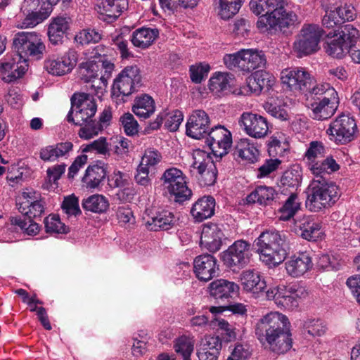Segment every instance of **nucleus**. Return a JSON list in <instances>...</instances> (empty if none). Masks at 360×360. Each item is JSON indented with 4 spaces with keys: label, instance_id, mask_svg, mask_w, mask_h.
Returning <instances> with one entry per match:
<instances>
[{
    "label": "nucleus",
    "instance_id": "aec40b11",
    "mask_svg": "<svg viewBox=\"0 0 360 360\" xmlns=\"http://www.w3.org/2000/svg\"><path fill=\"white\" fill-rule=\"evenodd\" d=\"M224 238V232L219 224H206L201 232L200 247L210 252H216L221 249Z\"/></svg>",
    "mask_w": 360,
    "mask_h": 360
},
{
    "label": "nucleus",
    "instance_id": "e433bc0d",
    "mask_svg": "<svg viewBox=\"0 0 360 360\" xmlns=\"http://www.w3.org/2000/svg\"><path fill=\"white\" fill-rule=\"evenodd\" d=\"M236 154L243 160L254 162L259 155L258 145L248 138L240 139L236 147Z\"/></svg>",
    "mask_w": 360,
    "mask_h": 360
},
{
    "label": "nucleus",
    "instance_id": "a19ab883",
    "mask_svg": "<svg viewBox=\"0 0 360 360\" xmlns=\"http://www.w3.org/2000/svg\"><path fill=\"white\" fill-rule=\"evenodd\" d=\"M301 202L295 191H290L283 205L278 210L280 220L288 221L293 217L300 209Z\"/></svg>",
    "mask_w": 360,
    "mask_h": 360
},
{
    "label": "nucleus",
    "instance_id": "4d7b16f0",
    "mask_svg": "<svg viewBox=\"0 0 360 360\" xmlns=\"http://www.w3.org/2000/svg\"><path fill=\"white\" fill-rule=\"evenodd\" d=\"M162 160L161 153L155 148H148L145 150L139 165L148 168H154Z\"/></svg>",
    "mask_w": 360,
    "mask_h": 360
},
{
    "label": "nucleus",
    "instance_id": "473e14b6",
    "mask_svg": "<svg viewBox=\"0 0 360 360\" xmlns=\"http://www.w3.org/2000/svg\"><path fill=\"white\" fill-rule=\"evenodd\" d=\"M165 119H166L165 127L171 131H175L179 129L184 120V115L179 110H174L169 113L165 111L161 112L158 115L155 120L151 123V127L153 129H158Z\"/></svg>",
    "mask_w": 360,
    "mask_h": 360
},
{
    "label": "nucleus",
    "instance_id": "c756f323",
    "mask_svg": "<svg viewBox=\"0 0 360 360\" xmlns=\"http://www.w3.org/2000/svg\"><path fill=\"white\" fill-rule=\"evenodd\" d=\"M215 200L211 196H204L195 201L191 209V214L195 222H201L214 214Z\"/></svg>",
    "mask_w": 360,
    "mask_h": 360
},
{
    "label": "nucleus",
    "instance_id": "13d9d810",
    "mask_svg": "<svg viewBox=\"0 0 360 360\" xmlns=\"http://www.w3.org/2000/svg\"><path fill=\"white\" fill-rule=\"evenodd\" d=\"M61 208L68 217H76L77 215L81 214L78 198L76 197L74 194L64 198Z\"/></svg>",
    "mask_w": 360,
    "mask_h": 360
},
{
    "label": "nucleus",
    "instance_id": "a878e982",
    "mask_svg": "<svg viewBox=\"0 0 360 360\" xmlns=\"http://www.w3.org/2000/svg\"><path fill=\"white\" fill-rule=\"evenodd\" d=\"M71 19L67 16H57L51 19L48 27V37L53 45L61 44L67 37Z\"/></svg>",
    "mask_w": 360,
    "mask_h": 360
},
{
    "label": "nucleus",
    "instance_id": "a211bd4d",
    "mask_svg": "<svg viewBox=\"0 0 360 360\" xmlns=\"http://www.w3.org/2000/svg\"><path fill=\"white\" fill-rule=\"evenodd\" d=\"M340 101L339 98H306L305 106L310 111L309 116L316 120H325L331 117L336 112Z\"/></svg>",
    "mask_w": 360,
    "mask_h": 360
},
{
    "label": "nucleus",
    "instance_id": "8fccbe9b",
    "mask_svg": "<svg viewBox=\"0 0 360 360\" xmlns=\"http://www.w3.org/2000/svg\"><path fill=\"white\" fill-rule=\"evenodd\" d=\"M79 136L85 140L91 139L97 136L103 130V126L99 122L93 120L80 125Z\"/></svg>",
    "mask_w": 360,
    "mask_h": 360
},
{
    "label": "nucleus",
    "instance_id": "9d476101",
    "mask_svg": "<svg viewBox=\"0 0 360 360\" xmlns=\"http://www.w3.org/2000/svg\"><path fill=\"white\" fill-rule=\"evenodd\" d=\"M162 186L167 192L174 197L176 202H184L192 195L191 190L188 187L186 176L177 168L166 169L162 175Z\"/></svg>",
    "mask_w": 360,
    "mask_h": 360
},
{
    "label": "nucleus",
    "instance_id": "6e6d98bb",
    "mask_svg": "<svg viewBox=\"0 0 360 360\" xmlns=\"http://www.w3.org/2000/svg\"><path fill=\"white\" fill-rule=\"evenodd\" d=\"M81 150L83 153L94 152L102 155L109 154L108 144L104 137H100L89 144L82 145Z\"/></svg>",
    "mask_w": 360,
    "mask_h": 360
},
{
    "label": "nucleus",
    "instance_id": "cd10ccee",
    "mask_svg": "<svg viewBox=\"0 0 360 360\" xmlns=\"http://www.w3.org/2000/svg\"><path fill=\"white\" fill-rule=\"evenodd\" d=\"M145 226L150 230L157 231L160 229L169 230L172 229L176 221L174 214L168 210H163L155 213L151 217L144 218Z\"/></svg>",
    "mask_w": 360,
    "mask_h": 360
},
{
    "label": "nucleus",
    "instance_id": "423d86ee",
    "mask_svg": "<svg viewBox=\"0 0 360 360\" xmlns=\"http://www.w3.org/2000/svg\"><path fill=\"white\" fill-rule=\"evenodd\" d=\"M328 32L315 24H304L293 43L294 51L298 57L313 54L320 49L321 38Z\"/></svg>",
    "mask_w": 360,
    "mask_h": 360
},
{
    "label": "nucleus",
    "instance_id": "3c124183",
    "mask_svg": "<svg viewBox=\"0 0 360 360\" xmlns=\"http://www.w3.org/2000/svg\"><path fill=\"white\" fill-rule=\"evenodd\" d=\"M302 179L301 171L298 168L286 170L281 176V184L293 191L300 186Z\"/></svg>",
    "mask_w": 360,
    "mask_h": 360
},
{
    "label": "nucleus",
    "instance_id": "1a4fd4ad",
    "mask_svg": "<svg viewBox=\"0 0 360 360\" xmlns=\"http://www.w3.org/2000/svg\"><path fill=\"white\" fill-rule=\"evenodd\" d=\"M326 133L330 140L338 144H346L357 137L358 128L354 117L341 114L329 124Z\"/></svg>",
    "mask_w": 360,
    "mask_h": 360
},
{
    "label": "nucleus",
    "instance_id": "f704fd0d",
    "mask_svg": "<svg viewBox=\"0 0 360 360\" xmlns=\"http://www.w3.org/2000/svg\"><path fill=\"white\" fill-rule=\"evenodd\" d=\"M106 175L107 170L104 165H89L86 169L82 181L86 184V188L95 189L99 187L105 179Z\"/></svg>",
    "mask_w": 360,
    "mask_h": 360
},
{
    "label": "nucleus",
    "instance_id": "9b49d317",
    "mask_svg": "<svg viewBox=\"0 0 360 360\" xmlns=\"http://www.w3.org/2000/svg\"><path fill=\"white\" fill-rule=\"evenodd\" d=\"M246 84L236 88L232 92L236 96L259 95L263 89H269L275 83L274 76L264 69H260L246 78Z\"/></svg>",
    "mask_w": 360,
    "mask_h": 360
},
{
    "label": "nucleus",
    "instance_id": "0e129e2a",
    "mask_svg": "<svg viewBox=\"0 0 360 360\" xmlns=\"http://www.w3.org/2000/svg\"><path fill=\"white\" fill-rule=\"evenodd\" d=\"M198 349H205L210 352L216 350L220 353L221 349V340L218 336H205L201 341Z\"/></svg>",
    "mask_w": 360,
    "mask_h": 360
},
{
    "label": "nucleus",
    "instance_id": "ea45409f",
    "mask_svg": "<svg viewBox=\"0 0 360 360\" xmlns=\"http://www.w3.org/2000/svg\"><path fill=\"white\" fill-rule=\"evenodd\" d=\"M276 195V191L272 187L259 186L247 196L246 200L248 203L267 205L274 200Z\"/></svg>",
    "mask_w": 360,
    "mask_h": 360
},
{
    "label": "nucleus",
    "instance_id": "6ab92c4d",
    "mask_svg": "<svg viewBox=\"0 0 360 360\" xmlns=\"http://www.w3.org/2000/svg\"><path fill=\"white\" fill-rule=\"evenodd\" d=\"M206 143L215 156L222 157L231 146V133L224 126H216L207 133Z\"/></svg>",
    "mask_w": 360,
    "mask_h": 360
},
{
    "label": "nucleus",
    "instance_id": "603ef678",
    "mask_svg": "<svg viewBox=\"0 0 360 360\" xmlns=\"http://www.w3.org/2000/svg\"><path fill=\"white\" fill-rule=\"evenodd\" d=\"M11 223L12 225L17 226L27 235H36L39 231L38 224L34 222L31 218L27 220L22 219V217H11Z\"/></svg>",
    "mask_w": 360,
    "mask_h": 360
},
{
    "label": "nucleus",
    "instance_id": "a18cd8bd",
    "mask_svg": "<svg viewBox=\"0 0 360 360\" xmlns=\"http://www.w3.org/2000/svg\"><path fill=\"white\" fill-rule=\"evenodd\" d=\"M243 57L245 63V68H261L264 67L266 63V58L262 51L243 49Z\"/></svg>",
    "mask_w": 360,
    "mask_h": 360
},
{
    "label": "nucleus",
    "instance_id": "412c9836",
    "mask_svg": "<svg viewBox=\"0 0 360 360\" xmlns=\"http://www.w3.org/2000/svg\"><path fill=\"white\" fill-rule=\"evenodd\" d=\"M281 79L292 90H304L314 80L304 69H283Z\"/></svg>",
    "mask_w": 360,
    "mask_h": 360
},
{
    "label": "nucleus",
    "instance_id": "2f4dec72",
    "mask_svg": "<svg viewBox=\"0 0 360 360\" xmlns=\"http://www.w3.org/2000/svg\"><path fill=\"white\" fill-rule=\"evenodd\" d=\"M297 226L302 231V237L306 240H316L322 237L321 224L311 217H303L299 221Z\"/></svg>",
    "mask_w": 360,
    "mask_h": 360
},
{
    "label": "nucleus",
    "instance_id": "79ce46f5",
    "mask_svg": "<svg viewBox=\"0 0 360 360\" xmlns=\"http://www.w3.org/2000/svg\"><path fill=\"white\" fill-rule=\"evenodd\" d=\"M314 83V82H312ZM311 84L306 89L308 92L306 94V98H339L337 91L329 83L321 82L311 87Z\"/></svg>",
    "mask_w": 360,
    "mask_h": 360
},
{
    "label": "nucleus",
    "instance_id": "f257e3e1",
    "mask_svg": "<svg viewBox=\"0 0 360 360\" xmlns=\"http://www.w3.org/2000/svg\"><path fill=\"white\" fill-rule=\"evenodd\" d=\"M243 290L255 298L265 292L267 300H273L281 309L292 310L298 306V299L305 297L307 292L302 288L287 287L283 284L267 286L264 277L257 271L247 269L239 276Z\"/></svg>",
    "mask_w": 360,
    "mask_h": 360
},
{
    "label": "nucleus",
    "instance_id": "c85d7f7f",
    "mask_svg": "<svg viewBox=\"0 0 360 360\" xmlns=\"http://www.w3.org/2000/svg\"><path fill=\"white\" fill-rule=\"evenodd\" d=\"M234 77L226 72H217L209 80V89L218 96L233 94L236 88H232Z\"/></svg>",
    "mask_w": 360,
    "mask_h": 360
},
{
    "label": "nucleus",
    "instance_id": "0eeeda50",
    "mask_svg": "<svg viewBox=\"0 0 360 360\" xmlns=\"http://www.w3.org/2000/svg\"><path fill=\"white\" fill-rule=\"evenodd\" d=\"M338 188L333 183H314L309 191L306 206L312 212H318L330 206L338 199Z\"/></svg>",
    "mask_w": 360,
    "mask_h": 360
},
{
    "label": "nucleus",
    "instance_id": "20e7f679",
    "mask_svg": "<svg viewBox=\"0 0 360 360\" xmlns=\"http://www.w3.org/2000/svg\"><path fill=\"white\" fill-rule=\"evenodd\" d=\"M13 46L16 53L7 54L0 63V68H24L20 63H25L27 68L36 66L34 62L44 57L46 49L40 36L34 32H19L14 35Z\"/></svg>",
    "mask_w": 360,
    "mask_h": 360
},
{
    "label": "nucleus",
    "instance_id": "b1692460",
    "mask_svg": "<svg viewBox=\"0 0 360 360\" xmlns=\"http://www.w3.org/2000/svg\"><path fill=\"white\" fill-rule=\"evenodd\" d=\"M44 0H24L21 11L27 15L23 22L26 26L33 27L40 20L47 18L51 13H46L44 6Z\"/></svg>",
    "mask_w": 360,
    "mask_h": 360
},
{
    "label": "nucleus",
    "instance_id": "72a5a7b5",
    "mask_svg": "<svg viewBox=\"0 0 360 360\" xmlns=\"http://www.w3.org/2000/svg\"><path fill=\"white\" fill-rule=\"evenodd\" d=\"M78 60L77 52L72 49L61 56L52 55L44 61V68H58L61 65L64 68H75Z\"/></svg>",
    "mask_w": 360,
    "mask_h": 360
},
{
    "label": "nucleus",
    "instance_id": "5701e85b",
    "mask_svg": "<svg viewBox=\"0 0 360 360\" xmlns=\"http://www.w3.org/2000/svg\"><path fill=\"white\" fill-rule=\"evenodd\" d=\"M193 268L196 277L205 282L214 277L219 271L216 258L209 254L196 257L193 261Z\"/></svg>",
    "mask_w": 360,
    "mask_h": 360
},
{
    "label": "nucleus",
    "instance_id": "7c9ffc66",
    "mask_svg": "<svg viewBox=\"0 0 360 360\" xmlns=\"http://www.w3.org/2000/svg\"><path fill=\"white\" fill-rule=\"evenodd\" d=\"M209 292L216 299H223L237 295L239 286L234 282L224 279H217L209 285Z\"/></svg>",
    "mask_w": 360,
    "mask_h": 360
},
{
    "label": "nucleus",
    "instance_id": "774afa93",
    "mask_svg": "<svg viewBox=\"0 0 360 360\" xmlns=\"http://www.w3.org/2000/svg\"><path fill=\"white\" fill-rule=\"evenodd\" d=\"M324 153V147L322 143L313 141L310 143L309 147L305 153V158L307 162L316 160L319 158L323 156Z\"/></svg>",
    "mask_w": 360,
    "mask_h": 360
},
{
    "label": "nucleus",
    "instance_id": "37998d69",
    "mask_svg": "<svg viewBox=\"0 0 360 360\" xmlns=\"http://www.w3.org/2000/svg\"><path fill=\"white\" fill-rule=\"evenodd\" d=\"M82 205L86 211L101 213L107 210L109 207V202L103 195L94 194L83 199Z\"/></svg>",
    "mask_w": 360,
    "mask_h": 360
},
{
    "label": "nucleus",
    "instance_id": "49530a36",
    "mask_svg": "<svg viewBox=\"0 0 360 360\" xmlns=\"http://www.w3.org/2000/svg\"><path fill=\"white\" fill-rule=\"evenodd\" d=\"M242 4L236 0H219V15L224 20H228L235 15Z\"/></svg>",
    "mask_w": 360,
    "mask_h": 360
},
{
    "label": "nucleus",
    "instance_id": "bb28decb",
    "mask_svg": "<svg viewBox=\"0 0 360 360\" xmlns=\"http://www.w3.org/2000/svg\"><path fill=\"white\" fill-rule=\"evenodd\" d=\"M127 6L128 0H102L98 6V13L103 21L112 22L118 18Z\"/></svg>",
    "mask_w": 360,
    "mask_h": 360
},
{
    "label": "nucleus",
    "instance_id": "c9c22d12",
    "mask_svg": "<svg viewBox=\"0 0 360 360\" xmlns=\"http://www.w3.org/2000/svg\"><path fill=\"white\" fill-rule=\"evenodd\" d=\"M158 35V29L141 27L133 32L131 41L134 46L145 49L153 43Z\"/></svg>",
    "mask_w": 360,
    "mask_h": 360
},
{
    "label": "nucleus",
    "instance_id": "7ed1b4c3",
    "mask_svg": "<svg viewBox=\"0 0 360 360\" xmlns=\"http://www.w3.org/2000/svg\"><path fill=\"white\" fill-rule=\"evenodd\" d=\"M288 323L285 315L270 312L259 320L255 334L265 348L276 354H283L292 347L291 334L287 328Z\"/></svg>",
    "mask_w": 360,
    "mask_h": 360
},
{
    "label": "nucleus",
    "instance_id": "052dcab7",
    "mask_svg": "<svg viewBox=\"0 0 360 360\" xmlns=\"http://www.w3.org/2000/svg\"><path fill=\"white\" fill-rule=\"evenodd\" d=\"M26 169L20 164H13L8 167L6 179L11 186H15L23 181V176Z\"/></svg>",
    "mask_w": 360,
    "mask_h": 360
},
{
    "label": "nucleus",
    "instance_id": "4c0bfd02",
    "mask_svg": "<svg viewBox=\"0 0 360 360\" xmlns=\"http://www.w3.org/2000/svg\"><path fill=\"white\" fill-rule=\"evenodd\" d=\"M343 43V46L347 48V52L357 46L360 41L359 31L352 24H345L337 27V35Z\"/></svg>",
    "mask_w": 360,
    "mask_h": 360
},
{
    "label": "nucleus",
    "instance_id": "bf43d9fd",
    "mask_svg": "<svg viewBox=\"0 0 360 360\" xmlns=\"http://www.w3.org/2000/svg\"><path fill=\"white\" fill-rule=\"evenodd\" d=\"M200 0H159V3L162 8H167L169 11L174 12L177 9V6L184 8H193L195 7Z\"/></svg>",
    "mask_w": 360,
    "mask_h": 360
},
{
    "label": "nucleus",
    "instance_id": "e2e57ef3",
    "mask_svg": "<svg viewBox=\"0 0 360 360\" xmlns=\"http://www.w3.org/2000/svg\"><path fill=\"white\" fill-rule=\"evenodd\" d=\"M285 146V139L281 135L271 136L268 144V153L270 156L276 157L283 154Z\"/></svg>",
    "mask_w": 360,
    "mask_h": 360
},
{
    "label": "nucleus",
    "instance_id": "09e8293b",
    "mask_svg": "<svg viewBox=\"0 0 360 360\" xmlns=\"http://www.w3.org/2000/svg\"><path fill=\"white\" fill-rule=\"evenodd\" d=\"M44 226L46 233L51 234L67 233L68 228L60 221L58 216L51 214L44 219Z\"/></svg>",
    "mask_w": 360,
    "mask_h": 360
},
{
    "label": "nucleus",
    "instance_id": "680f3d73",
    "mask_svg": "<svg viewBox=\"0 0 360 360\" xmlns=\"http://www.w3.org/2000/svg\"><path fill=\"white\" fill-rule=\"evenodd\" d=\"M120 121L124 132L127 135L133 136L137 134L139 124L132 114L129 112L123 114L120 117Z\"/></svg>",
    "mask_w": 360,
    "mask_h": 360
},
{
    "label": "nucleus",
    "instance_id": "f8f14e48",
    "mask_svg": "<svg viewBox=\"0 0 360 360\" xmlns=\"http://www.w3.org/2000/svg\"><path fill=\"white\" fill-rule=\"evenodd\" d=\"M72 107L67 115V120L76 125H82L84 122L93 120L96 112V105L94 100L84 95L74 94L71 98Z\"/></svg>",
    "mask_w": 360,
    "mask_h": 360
},
{
    "label": "nucleus",
    "instance_id": "6e6552de",
    "mask_svg": "<svg viewBox=\"0 0 360 360\" xmlns=\"http://www.w3.org/2000/svg\"><path fill=\"white\" fill-rule=\"evenodd\" d=\"M191 172L201 186H212L217 179V169L210 153L197 149L192 154Z\"/></svg>",
    "mask_w": 360,
    "mask_h": 360
},
{
    "label": "nucleus",
    "instance_id": "f3484780",
    "mask_svg": "<svg viewBox=\"0 0 360 360\" xmlns=\"http://www.w3.org/2000/svg\"><path fill=\"white\" fill-rule=\"evenodd\" d=\"M18 211L28 218L40 217L44 212V202L40 194L32 188H25L16 202Z\"/></svg>",
    "mask_w": 360,
    "mask_h": 360
},
{
    "label": "nucleus",
    "instance_id": "864d4df0",
    "mask_svg": "<svg viewBox=\"0 0 360 360\" xmlns=\"http://www.w3.org/2000/svg\"><path fill=\"white\" fill-rule=\"evenodd\" d=\"M78 68H114V64L105 54L95 53L86 63H82Z\"/></svg>",
    "mask_w": 360,
    "mask_h": 360
},
{
    "label": "nucleus",
    "instance_id": "dca6fc26",
    "mask_svg": "<svg viewBox=\"0 0 360 360\" xmlns=\"http://www.w3.org/2000/svg\"><path fill=\"white\" fill-rule=\"evenodd\" d=\"M238 124L249 136L263 139L269 131V124L266 117L251 112H244L238 119Z\"/></svg>",
    "mask_w": 360,
    "mask_h": 360
},
{
    "label": "nucleus",
    "instance_id": "c03bdc74",
    "mask_svg": "<svg viewBox=\"0 0 360 360\" xmlns=\"http://www.w3.org/2000/svg\"><path fill=\"white\" fill-rule=\"evenodd\" d=\"M195 340L193 337L182 335L176 338L174 343V349L183 360H191V355L193 352Z\"/></svg>",
    "mask_w": 360,
    "mask_h": 360
},
{
    "label": "nucleus",
    "instance_id": "f03ea898",
    "mask_svg": "<svg viewBox=\"0 0 360 360\" xmlns=\"http://www.w3.org/2000/svg\"><path fill=\"white\" fill-rule=\"evenodd\" d=\"M285 0H251L249 6L256 15H260L257 27L262 31L291 33L298 24L297 15L285 8Z\"/></svg>",
    "mask_w": 360,
    "mask_h": 360
},
{
    "label": "nucleus",
    "instance_id": "58836bf2",
    "mask_svg": "<svg viewBox=\"0 0 360 360\" xmlns=\"http://www.w3.org/2000/svg\"><path fill=\"white\" fill-rule=\"evenodd\" d=\"M155 101L151 96L144 94L134 100L132 111L139 117L147 119L155 112Z\"/></svg>",
    "mask_w": 360,
    "mask_h": 360
},
{
    "label": "nucleus",
    "instance_id": "69168bd1",
    "mask_svg": "<svg viewBox=\"0 0 360 360\" xmlns=\"http://www.w3.org/2000/svg\"><path fill=\"white\" fill-rule=\"evenodd\" d=\"M325 49L328 55L338 58H342L345 52H347V48L343 46V43L339 39V37L337 39L328 41Z\"/></svg>",
    "mask_w": 360,
    "mask_h": 360
},
{
    "label": "nucleus",
    "instance_id": "5fc2aeb1",
    "mask_svg": "<svg viewBox=\"0 0 360 360\" xmlns=\"http://www.w3.org/2000/svg\"><path fill=\"white\" fill-rule=\"evenodd\" d=\"M101 33L94 28H86L80 31L76 36V41L81 44H89L98 43L101 39Z\"/></svg>",
    "mask_w": 360,
    "mask_h": 360
},
{
    "label": "nucleus",
    "instance_id": "393cba45",
    "mask_svg": "<svg viewBox=\"0 0 360 360\" xmlns=\"http://www.w3.org/2000/svg\"><path fill=\"white\" fill-rule=\"evenodd\" d=\"M311 257L307 252L291 256L285 263L287 274L292 277H300L312 268Z\"/></svg>",
    "mask_w": 360,
    "mask_h": 360
},
{
    "label": "nucleus",
    "instance_id": "de8ad7c7",
    "mask_svg": "<svg viewBox=\"0 0 360 360\" xmlns=\"http://www.w3.org/2000/svg\"><path fill=\"white\" fill-rule=\"evenodd\" d=\"M210 328L221 330V335L226 341H231L236 339V333L233 327L225 320L215 318L210 321Z\"/></svg>",
    "mask_w": 360,
    "mask_h": 360
},
{
    "label": "nucleus",
    "instance_id": "338daca9",
    "mask_svg": "<svg viewBox=\"0 0 360 360\" xmlns=\"http://www.w3.org/2000/svg\"><path fill=\"white\" fill-rule=\"evenodd\" d=\"M243 49H241L233 54H226L224 56V63L226 68H245V63L243 61Z\"/></svg>",
    "mask_w": 360,
    "mask_h": 360
},
{
    "label": "nucleus",
    "instance_id": "2eb2a0df",
    "mask_svg": "<svg viewBox=\"0 0 360 360\" xmlns=\"http://www.w3.org/2000/svg\"><path fill=\"white\" fill-rule=\"evenodd\" d=\"M354 16V7L345 4L338 6L335 10L326 11L322 19L324 29L328 32L326 37L332 38L337 35V27L345 25V21L353 20Z\"/></svg>",
    "mask_w": 360,
    "mask_h": 360
},
{
    "label": "nucleus",
    "instance_id": "4468645a",
    "mask_svg": "<svg viewBox=\"0 0 360 360\" xmlns=\"http://www.w3.org/2000/svg\"><path fill=\"white\" fill-rule=\"evenodd\" d=\"M251 256V244L246 240H238L222 253V260L230 268H243L248 264Z\"/></svg>",
    "mask_w": 360,
    "mask_h": 360
},
{
    "label": "nucleus",
    "instance_id": "39448f33",
    "mask_svg": "<svg viewBox=\"0 0 360 360\" xmlns=\"http://www.w3.org/2000/svg\"><path fill=\"white\" fill-rule=\"evenodd\" d=\"M259 259L269 268L281 264L288 255L285 233L276 230L263 231L255 240Z\"/></svg>",
    "mask_w": 360,
    "mask_h": 360
},
{
    "label": "nucleus",
    "instance_id": "ddd939ff",
    "mask_svg": "<svg viewBox=\"0 0 360 360\" xmlns=\"http://www.w3.org/2000/svg\"><path fill=\"white\" fill-rule=\"evenodd\" d=\"M142 76L139 69H123L115 80L112 89V98H119L131 95L136 89L141 85Z\"/></svg>",
    "mask_w": 360,
    "mask_h": 360
},
{
    "label": "nucleus",
    "instance_id": "4be33fe9",
    "mask_svg": "<svg viewBox=\"0 0 360 360\" xmlns=\"http://www.w3.org/2000/svg\"><path fill=\"white\" fill-rule=\"evenodd\" d=\"M210 119L204 110H196L187 120L186 134L195 139L204 138L207 133Z\"/></svg>",
    "mask_w": 360,
    "mask_h": 360
}]
</instances>
